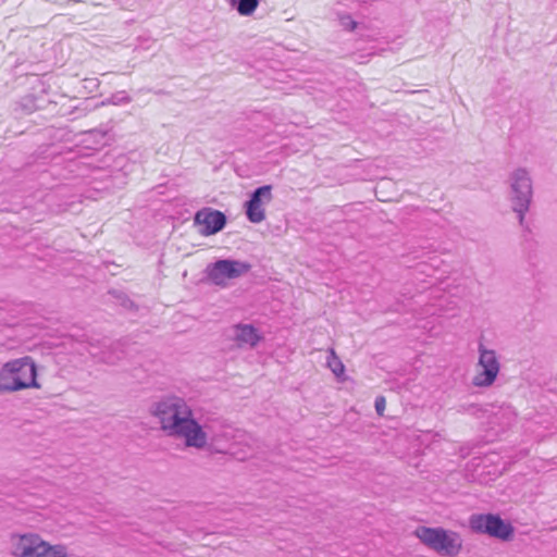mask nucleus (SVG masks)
<instances>
[{
  "label": "nucleus",
  "mask_w": 557,
  "mask_h": 557,
  "mask_svg": "<svg viewBox=\"0 0 557 557\" xmlns=\"http://www.w3.org/2000/svg\"><path fill=\"white\" fill-rule=\"evenodd\" d=\"M326 366L334 373V375L336 377L339 379L342 375H344L345 366L342 362V360L337 357V355L333 348L329 349Z\"/></svg>",
  "instance_id": "nucleus-14"
},
{
  "label": "nucleus",
  "mask_w": 557,
  "mask_h": 557,
  "mask_svg": "<svg viewBox=\"0 0 557 557\" xmlns=\"http://www.w3.org/2000/svg\"><path fill=\"white\" fill-rule=\"evenodd\" d=\"M271 190L272 187L270 185H263L251 194L250 199L246 202V214L250 222L260 223L265 219L262 205L272 200Z\"/></svg>",
  "instance_id": "nucleus-11"
},
{
  "label": "nucleus",
  "mask_w": 557,
  "mask_h": 557,
  "mask_svg": "<svg viewBox=\"0 0 557 557\" xmlns=\"http://www.w3.org/2000/svg\"><path fill=\"white\" fill-rule=\"evenodd\" d=\"M469 527L474 533L486 534L500 541H510L515 534L513 527L494 513L471 515Z\"/></svg>",
  "instance_id": "nucleus-6"
},
{
  "label": "nucleus",
  "mask_w": 557,
  "mask_h": 557,
  "mask_svg": "<svg viewBox=\"0 0 557 557\" xmlns=\"http://www.w3.org/2000/svg\"><path fill=\"white\" fill-rule=\"evenodd\" d=\"M36 377L37 367L32 357L10 360L0 369V393L40 388Z\"/></svg>",
  "instance_id": "nucleus-1"
},
{
  "label": "nucleus",
  "mask_w": 557,
  "mask_h": 557,
  "mask_svg": "<svg viewBox=\"0 0 557 557\" xmlns=\"http://www.w3.org/2000/svg\"><path fill=\"white\" fill-rule=\"evenodd\" d=\"M169 436L182 440L186 448L203 450L209 447V435L194 414L180 423Z\"/></svg>",
  "instance_id": "nucleus-8"
},
{
  "label": "nucleus",
  "mask_w": 557,
  "mask_h": 557,
  "mask_svg": "<svg viewBox=\"0 0 557 557\" xmlns=\"http://www.w3.org/2000/svg\"><path fill=\"white\" fill-rule=\"evenodd\" d=\"M509 201L512 211L517 214L521 227L529 231L525 214L533 198V182L529 171L524 168L513 170L508 177Z\"/></svg>",
  "instance_id": "nucleus-3"
},
{
  "label": "nucleus",
  "mask_w": 557,
  "mask_h": 557,
  "mask_svg": "<svg viewBox=\"0 0 557 557\" xmlns=\"http://www.w3.org/2000/svg\"><path fill=\"white\" fill-rule=\"evenodd\" d=\"M100 359L108 364H114L119 359H121V356L113 357L111 354L103 352Z\"/></svg>",
  "instance_id": "nucleus-18"
},
{
  "label": "nucleus",
  "mask_w": 557,
  "mask_h": 557,
  "mask_svg": "<svg viewBox=\"0 0 557 557\" xmlns=\"http://www.w3.org/2000/svg\"><path fill=\"white\" fill-rule=\"evenodd\" d=\"M479 354L478 366L482 370L473 376L472 384L476 387H488L495 382L500 363L495 350L487 349L483 344L479 345Z\"/></svg>",
  "instance_id": "nucleus-9"
},
{
  "label": "nucleus",
  "mask_w": 557,
  "mask_h": 557,
  "mask_svg": "<svg viewBox=\"0 0 557 557\" xmlns=\"http://www.w3.org/2000/svg\"><path fill=\"white\" fill-rule=\"evenodd\" d=\"M414 535L425 546L442 556L454 557L462 549V539L458 532L443 528L418 527Z\"/></svg>",
  "instance_id": "nucleus-4"
},
{
  "label": "nucleus",
  "mask_w": 557,
  "mask_h": 557,
  "mask_svg": "<svg viewBox=\"0 0 557 557\" xmlns=\"http://www.w3.org/2000/svg\"><path fill=\"white\" fill-rule=\"evenodd\" d=\"M385 409V398L383 396H379L375 399V410L379 416H382Z\"/></svg>",
  "instance_id": "nucleus-17"
},
{
  "label": "nucleus",
  "mask_w": 557,
  "mask_h": 557,
  "mask_svg": "<svg viewBox=\"0 0 557 557\" xmlns=\"http://www.w3.org/2000/svg\"><path fill=\"white\" fill-rule=\"evenodd\" d=\"M194 223L202 226L199 231L201 235L210 236L224 228L226 224V216L219 210L203 208L196 212Z\"/></svg>",
  "instance_id": "nucleus-10"
},
{
  "label": "nucleus",
  "mask_w": 557,
  "mask_h": 557,
  "mask_svg": "<svg viewBox=\"0 0 557 557\" xmlns=\"http://www.w3.org/2000/svg\"><path fill=\"white\" fill-rule=\"evenodd\" d=\"M131 100L132 99L127 95V92L122 90V91H117V92L113 94L109 99L103 101L102 104L109 103V104L117 106V104H122V103H129Z\"/></svg>",
  "instance_id": "nucleus-15"
},
{
  "label": "nucleus",
  "mask_w": 557,
  "mask_h": 557,
  "mask_svg": "<svg viewBox=\"0 0 557 557\" xmlns=\"http://www.w3.org/2000/svg\"><path fill=\"white\" fill-rule=\"evenodd\" d=\"M193 412L187 401L174 394L160 397L149 407V413L158 420L160 430L168 436L186 418L193 416Z\"/></svg>",
  "instance_id": "nucleus-2"
},
{
  "label": "nucleus",
  "mask_w": 557,
  "mask_h": 557,
  "mask_svg": "<svg viewBox=\"0 0 557 557\" xmlns=\"http://www.w3.org/2000/svg\"><path fill=\"white\" fill-rule=\"evenodd\" d=\"M228 2L239 15L250 16L258 8L260 0H228Z\"/></svg>",
  "instance_id": "nucleus-13"
},
{
  "label": "nucleus",
  "mask_w": 557,
  "mask_h": 557,
  "mask_svg": "<svg viewBox=\"0 0 557 557\" xmlns=\"http://www.w3.org/2000/svg\"><path fill=\"white\" fill-rule=\"evenodd\" d=\"M18 557H67V548L62 544L51 545L37 534L21 535L14 544Z\"/></svg>",
  "instance_id": "nucleus-5"
},
{
  "label": "nucleus",
  "mask_w": 557,
  "mask_h": 557,
  "mask_svg": "<svg viewBox=\"0 0 557 557\" xmlns=\"http://www.w3.org/2000/svg\"><path fill=\"white\" fill-rule=\"evenodd\" d=\"M234 339L236 341L238 347H255L261 338L258 334V330L250 324H237L234 326Z\"/></svg>",
  "instance_id": "nucleus-12"
},
{
  "label": "nucleus",
  "mask_w": 557,
  "mask_h": 557,
  "mask_svg": "<svg viewBox=\"0 0 557 557\" xmlns=\"http://www.w3.org/2000/svg\"><path fill=\"white\" fill-rule=\"evenodd\" d=\"M341 25L348 30H354L357 23L351 18L350 15H343L339 17Z\"/></svg>",
  "instance_id": "nucleus-16"
},
{
  "label": "nucleus",
  "mask_w": 557,
  "mask_h": 557,
  "mask_svg": "<svg viewBox=\"0 0 557 557\" xmlns=\"http://www.w3.org/2000/svg\"><path fill=\"white\" fill-rule=\"evenodd\" d=\"M251 269L248 262L223 259L209 263L205 269L206 277L218 286H226L228 280L238 278Z\"/></svg>",
  "instance_id": "nucleus-7"
}]
</instances>
